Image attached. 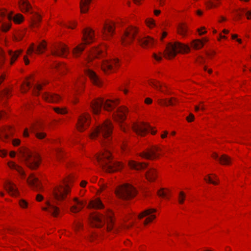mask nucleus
I'll return each instance as SVG.
<instances>
[{
    "label": "nucleus",
    "instance_id": "aec40b11",
    "mask_svg": "<svg viewBox=\"0 0 251 251\" xmlns=\"http://www.w3.org/2000/svg\"><path fill=\"white\" fill-rule=\"evenodd\" d=\"M155 211L156 209L153 208L146 209L139 215V218L141 219L145 216H149L146 218L144 222V225H146L148 223L151 222L153 219L155 218L156 217L154 215H151V213Z\"/></svg>",
    "mask_w": 251,
    "mask_h": 251
},
{
    "label": "nucleus",
    "instance_id": "a19ab883",
    "mask_svg": "<svg viewBox=\"0 0 251 251\" xmlns=\"http://www.w3.org/2000/svg\"><path fill=\"white\" fill-rule=\"evenodd\" d=\"M10 128H4L1 130V133H0V138L3 140V138L7 139L8 138V130L10 131Z\"/></svg>",
    "mask_w": 251,
    "mask_h": 251
},
{
    "label": "nucleus",
    "instance_id": "052dcab7",
    "mask_svg": "<svg viewBox=\"0 0 251 251\" xmlns=\"http://www.w3.org/2000/svg\"><path fill=\"white\" fill-rule=\"evenodd\" d=\"M147 24L149 26H153L154 25V21L152 19H149L147 21Z\"/></svg>",
    "mask_w": 251,
    "mask_h": 251
},
{
    "label": "nucleus",
    "instance_id": "e2e57ef3",
    "mask_svg": "<svg viewBox=\"0 0 251 251\" xmlns=\"http://www.w3.org/2000/svg\"><path fill=\"white\" fill-rule=\"evenodd\" d=\"M7 155V151L5 150H0V156L4 157Z\"/></svg>",
    "mask_w": 251,
    "mask_h": 251
},
{
    "label": "nucleus",
    "instance_id": "9d476101",
    "mask_svg": "<svg viewBox=\"0 0 251 251\" xmlns=\"http://www.w3.org/2000/svg\"><path fill=\"white\" fill-rule=\"evenodd\" d=\"M137 32V29L133 26L127 28L121 38L122 44L124 46H126L132 43Z\"/></svg>",
    "mask_w": 251,
    "mask_h": 251
},
{
    "label": "nucleus",
    "instance_id": "ddd939ff",
    "mask_svg": "<svg viewBox=\"0 0 251 251\" xmlns=\"http://www.w3.org/2000/svg\"><path fill=\"white\" fill-rule=\"evenodd\" d=\"M69 52L68 48L64 44L55 46L51 50V54L53 56L66 57Z\"/></svg>",
    "mask_w": 251,
    "mask_h": 251
},
{
    "label": "nucleus",
    "instance_id": "7c9ffc66",
    "mask_svg": "<svg viewBox=\"0 0 251 251\" xmlns=\"http://www.w3.org/2000/svg\"><path fill=\"white\" fill-rule=\"evenodd\" d=\"M207 41L208 40L205 38H203L202 40H194L191 42V46L196 50H199L202 48L204 45V42Z\"/></svg>",
    "mask_w": 251,
    "mask_h": 251
},
{
    "label": "nucleus",
    "instance_id": "5701e85b",
    "mask_svg": "<svg viewBox=\"0 0 251 251\" xmlns=\"http://www.w3.org/2000/svg\"><path fill=\"white\" fill-rule=\"evenodd\" d=\"M137 40L140 45L144 48L151 47L154 43L153 39L149 37H141L138 36Z\"/></svg>",
    "mask_w": 251,
    "mask_h": 251
},
{
    "label": "nucleus",
    "instance_id": "774afa93",
    "mask_svg": "<svg viewBox=\"0 0 251 251\" xmlns=\"http://www.w3.org/2000/svg\"><path fill=\"white\" fill-rule=\"evenodd\" d=\"M246 15H247V19H251V11H248L246 13Z\"/></svg>",
    "mask_w": 251,
    "mask_h": 251
},
{
    "label": "nucleus",
    "instance_id": "49530a36",
    "mask_svg": "<svg viewBox=\"0 0 251 251\" xmlns=\"http://www.w3.org/2000/svg\"><path fill=\"white\" fill-rule=\"evenodd\" d=\"M42 85L40 84H36L34 87L35 95H38L39 91L42 89Z\"/></svg>",
    "mask_w": 251,
    "mask_h": 251
},
{
    "label": "nucleus",
    "instance_id": "338daca9",
    "mask_svg": "<svg viewBox=\"0 0 251 251\" xmlns=\"http://www.w3.org/2000/svg\"><path fill=\"white\" fill-rule=\"evenodd\" d=\"M5 59V55L4 53L1 51L0 52V61L3 62Z\"/></svg>",
    "mask_w": 251,
    "mask_h": 251
},
{
    "label": "nucleus",
    "instance_id": "412c9836",
    "mask_svg": "<svg viewBox=\"0 0 251 251\" xmlns=\"http://www.w3.org/2000/svg\"><path fill=\"white\" fill-rule=\"evenodd\" d=\"M4 188L7 193L12 196L17 197L19 195V192L15 184L10 181L6 182Z\"/></svg>",
    "mask_w": 251,
    "mask_h": 251
},
{
    "label": "nucleus",
    "instance_id": "e433bc0d",
    "mask_svg": "<svg viewBox=\"0 0 251 251\" xmlns=\"http://www.w3.org/2000/svg\"><path fill=\"white\" fill-rule=\"evenodd\" d=\"M8 165L10 168L16 170L21 176L25 175V172L22 167L16 164L14 162L12 161L9 162Z\"/></svg>",
    "mask_w": 251,
    "mask_h": 251
},
{
    "label": "nucleus",
    "instance_id": "603ef678",
    "mask_svg": "<svg viewBox=\"0 0 251 251\" xmlns=\"http://www.w3.org/2000/svg\"><path fill=\"white\" fill-rule=\"evenodd\" d=\"M217 3L213 1H209L206 3L207 7L208 8H211L213 7H216L217 5Z\"/></svg>",
    "mask_w": 251,
    "mask_h": 251
},
{
    "label": "nucleus",
    "instance_id": "bf43d9fd",
    "mask_svg": "<svg viewBox=\"0 0 251 251\" xmlns=\"http://www.w3.org/2000/svg\"><path fill=\"white\" fill-rule=\"evenodd\" d=\"M194 116L192 113H190L189 114V116H188L186 118V120L189 122H191L193 121L194 120Z\"/></svg>",
    "mask_w": 251,
    "mask_h": 251
},
{
    "label": "nucleus",
    "instance_id": "423d86ee",
    "mask_svg": "<svg viewBox=\"0 0 251 251\" xmlns=\"http://www.w3.org/2000/svg\"><path fill=\"white\" fill-rule=\"evenodd\" d=\"M94 31L89 28L85 29L83 31V43L75 47L73 50L75 57H79L84 50V45L89 44L94 41Z\"/></svg>",
    "mask_w": 251,
    "mask_h": 251
},
{
    "label": "nucleus",
    "instance_id": "f704fd0d",
    "mask_svg": "<svg viewBox=\"0 0 251 251\" xmlns=\"http://www.w3.org/2000/svg\"><path fill=\"white\" fill-rule=\"evenodd\" d=\"M22 52V50H18L16 51H13L11 50H8V53L10 58L11 64H13V62L17 59Z\"/></svg>",
    "mask_w": 251,
    "mask_h": 251
},
{
    "label": "nucleus",
    "instance_id": "20e7f679",
    "mask_svg": "<svg viewBox=\"0 0 251 251\" xmlns=\"http://www.w3.org/2000/svg\"><path fill=\"white\" fill-rule=\"evenodd\" d=\"M190 47L179 42L169 43L164 52V56L167 59H171L174 58L178 53L188 52Z\"/></svg>",
    "mask_w": 251,
    "mask_h": 251
},
{
    "label": "nucleus",
    "instance_id": "2f4dec72",
    "mask_svg": "<svg viewBox=\"0 0 251 251\" xmlns=\"http://www.w3.org/2000/svg\"><path fill=\"white\" fill-rule=\"evenodd\" d=\"M92 0H80L79 6L81 13H86L89 10V6Z\"/></svg>",
    "mask_w": 251,
    "mask_h": 251
},
{
    "label": "nucleus",
    "instance_id": "7ed1b4c3",
    "mask_svg": "<svg viewBox=\"0 0 251 251\" xmlns=\"http://www.w3.org/2000/svg\"><path fill=\"white\" fill-rule=\"evenodd\" d=\"M90 220L92 226L97 227H101L106 221L107 229L110 230L113 223V213L111 211H108L105 216L98 213L93 214L90 216Z\"/></svg>",
    "mask_w": 251,
    "mask_h": 251
},
{
    "label": "nucleus",
    "instance_id": "4c0bfd02",
    "mask_svg": "<svg viewBox=\"0 0 251 251\" xmlns=\"http://www.w3.org/2000/svg\"><path fill=\"white\" fill-rule=\"evenodd\" d=\"M7 18L9 20H13L15 23L17 24L21 23L24 20V17L22 15L17 14L13 17L10 15H7Z\"/></svg>",
    "mask_w": 251,
    "mask_h": 251
},
{
    "label": "nucleus",
    "instance_id": "dca6fc26",
    "mask_svg": "<svg viewBox=\"0 0 251 251\" xmlns=\"http://www.w3.org/2000/svg\"><path fill=\"white\" fill-rule=\"evenodd\" d=\"M115 31L114 23H105L102 29V36L105 40H108L113 35Z\"/></svg>",
    "mask_w": 251,
    "mask_h": 251
},
{
    "label": "nucleus",
    "instance_id": "f257e3e1",
    "mask_svg": "<svg viewBox=\"0 0 251 251\" xmlns=\"http://www.w3.org/2000/svg\"><path fill=\"white\" fill-rule=\"evenodd\" d=\"M113 126L111 122L106 120L97 126L90 134L92 139L97 138L101 143L108 144L112 139Z\"/></svg>",
    "mask_w": 251,
    "mask_h": 251
},
{
    "label": "nucleus",
    "instance_id": "2eb2a0df",
    "mask_svg": "<svg viewBox=\"0 0 251 251\" xmlns=\"http://www.w3.org/2000/svg\"><path fill=\"white\" fill-rule=\"evenodd\" d=\"M127 112L128 110L126 107H120L113 113V117L117 122H123L126 119Z\"/></svg>",
    "mask_w": 251,
    "mask_h": 251
},
{
    "label": "nucleus",
    "instance_id": "8fccbe9b",
    "mask_svg": "<svg viewBox=\"0 0 251 251\" xmlns=\"http://www.w3.org/2000/svg\"><path fill=\"white\" fill-rule=\"evenodd\" d=\"M101 52V50L99 49H94L92 52V54L95 57H97L99 54H100Z\"/></svg>",
    "mask_w": 251,
    "mask_h": 251
},
{
    "label": "nucleus",
    "instance_id": "69168bd1",
    "mask_svg": "<svg viewBox=\"0 0 251 251\" xmlns=\"http://www.w3.org/2000/svg\"><path fill=\"white\" fill-rule=\"evenodd\" d=\"M10 28V26L9 25H3L2 26V30L3 31H7Z\"/></svg>",
    "mask_w": 251,
    "mask_h": 251
},
{
    "label": "nucleus",
    "instance_id": "f3484780",
    "mask_svg": "<svg viewBox=\"0 0 251 251\" xmlns=\"http://www.w3.org/2000/svg\"><path fill=\"white\" fill-rule=\"evenodd\" d=\"M161 151L160 148L157 147L149 149L147 151L143 152L141 154V156L149 159H153L157 157L159 154L156 152Z\"/></svg>",
    "mask_w": 251,
    "mask_h": 251
},
{
    "label": "nucleus",
    "instance_id": "4be33fe9",
    "mask_svg": "<svg viewBox=\"0 0 251 251\" xmlns=\"http://www.w3.org/2000/svg\"><path fill=\"white\" fill-rule=\"evenodd\" d=\"M46 49V44L44 42L40 43L36 48H34V44H32L28 49L27 53L29 55L31 54L33 51H35L36 53H42Z\"/></svg>",
    "mask_w": 251,
    "mask_h": 251
},
{
    "label": "nucleus",
    "instance_id": "6ab92c4d",
    "mask_svg": "<svg viewBox=\"0 0 251 251\" xmlns=\"http://www.w3.org/2000/svg\"><path fill=\"white\" fill-rule=\"evenodd\" d=\"M119 66V60L116 58L110 61H104L101 65V68L106 73L107 71L113 69L114 67H117Z\"/></svg>",
    "mask_w": 251,
    "mask_h": 251
},
{
    "label": "nucleus",
    "instance_id": "c9c22d12",
    "mask_svg": "<svg viewBox=\"0 0 251 251\" xmlns=\"http://www.w3.org/2000/svg\"><path fill=\"white\" fill-rule=\"evenodd\" d=\"M89 206L96 209H100L103 207V204L99 199H96L94 201H91Z\"/></svg>",
    "mask_w": 251,
    "mask_h": 251
},
{
    "label": "nucleus",
    "instance_id": "c85d7f7f",
    "mask_svg": "<svg viewBox=\"0 0 251 251\" xmlns=\"http://www.w3.org/2000/svg\"><path fill=\"white\" fill-rule=\"evenodd\" d=\"M32 132L35 134L37 138L39 139H43L46 136V133L44 132H40V126L38 124L33 125L31 127Z\"/></svg>",
    "mask_w": 251,
    "mask_h": 251
},
{
    "label": "nucleus",
    "instance_id": "4468645a",
    "mask_svg": "<svg viewBox=\"0 0 251 251\" xmlns=\"http://www.w3.org/2000/svg\"><path fill=\"white\" fill-rule=\"evenodd\" d=\"M69 204L70 205V211L74 213L81 211L84 206L83 201L76 197L74 198L72 201L69 202Z\"/></svg>",
    "mask_w": 251,
    "mask_h": 251
},
{
    "label": "nucleus",
    "instance_id": "cd10ccee",
    "mask_svg": "<svg viewBox=\"0 0 251 251\" xmlns=\"http://www.w3.org/2000/svg\"><path fill=\"white\" fill-rule=\"evenodd\" d=\"M212 157L219 161L220 163L223 165H228L231 161L230 158L226 154H223L221 156L219 157L217 153H213Z\"/></svg>",
    "mask_w": 251,
    "mask_h": 251
},
{
    "label": "nucleus",
    "instance_id": "9b49d317",
    "mask_svg": "<svg viewBox=\"0 0 251 251\" xmlns=\"http://www.w3.org/2000/svg\"><path fill=\"white\" fill-rule=\"evenodd\" d=\"M132 128L137 134L140 136H144L149 130H151V126L144 122L134 123L132 126Z\"/></svg>",
    "mask_w": 251,
    "mask_h": 251
},
{
    "label": "nucleus",
    "instance_id": "37998d69",
    "mask_svg": "<svg viewBox=\"0 0 251 251\" xmlns=\"http://www.w3.org/2000/svg\"><path fill=\"white\" fill-rule=\"evenodd\" d=\"M52 67L56 69L58 71H62V70L66 69V67L65 65L61 64L59 63H54L52 65Z\"/></svg>",
    "mask_w": 251,
    "mask_h": 251
},
{
    "label": "nucleus",
    "instance_id": "3c124183",
    "mask_svg": "<svg viewBox=\"0 0 251 251\" xmlns=\"http://www.w3.org/2000/svg\"><path fill=\"white\" fill-rule=\"evenodd\" d=\"M55 152L57 159L59 160L62 157L63 154L62 151L60 149H57L56 150Z\"/></svg>",
    "mask_w": 251,
    "mask_h": 251
},
{
    "label": "nucleus",
    "instance_id": "79ce46f5",
    "mask_svg": "<svg viewBox=\"0 0 251 251\" xmlns=\"http://www.w3.org/2000/svg\"><path fill=\"white\" fill-rule=\"evenodd\" d=\"M41 21V17L37 13H35L32 19V25L34 26H37L38 23Z\"/></svg>",
    "mask_w": 251,
    "mask_h": 251
},
{
    "label": "nucleus",
    "instance_id": "864d4df0",
    "mask_svg": "<svg viewBox=\"0 0 251 251\" xmlns=\"http://www.w3.org/2000/svg\"><path fill=\"white\" fill-rule=\"evenodd\" d=\"M158 195L162 198H166L167 196V193L163 191V189H161L157 192Z\"/></svg>",
    "mask_w": 251,
    "mask_h": 251
},
{
    "label": "nucleus",
    "instance_id": "de8ad7c7",
    "mask_svg": "<svg viewBox=\"0 0 251 251\" xmlns=\"http://www.w3.org/2000/svg\"><path fill=\"white\" fill-rule=\"evenodd\" d=\"M30 87V83L28 82H25L23 85L22 88V91L23 93L26 92L29 88Z\"/></svg>",
    "mask_w": 251,
    "mask_h": 251
},
{
    "label": "nucleus",
    "instance_id": "bb28decb",
    "mask_svg": "<svg viewBox=\"0 0 251 251\" xmlns=\"http://www.w3.org/2000/svg\"><path fill=\"white\" fill-rule=\"evenodd\" d=\"M19 5L23 12L32 13L31 6L27 0H20L18 2Z\"/></svg>",
    "mask_w": 251,
    "mask_h": 251
},
{
    "label": "nucleus",
    "instance_id": "473e14b6",
    "mask_svg": "<svg viewBox=\"0 0 251 251\" xmlns=\"http://www.w3.org/2000/svg\"><path fill=\"white\" fill-rule=\"evenodd\" d=\"M177 100L175 98H171L170 100H167L166 99H158V102L161 105L168 106L169 105H174L175 102H176Z\"/></svg>",
    "mask_w": 251,
    "mask_h": 251
},
{
    "label": "nucleus",
    "instance_id": "a878e982",
    "mask_svg": "<svg viewBox=\"0 0 251 251\" xmlns=\"http://www.w3.org/2000/svg\"><path fill=\"white\" fill-rule=\"evenodd\" d=\"M42 97L46 100L50 102H57L60 100V96L55 94L46 93L43 94Z\"/></svg>",
    "mask_w": 251,
    "mask_h": 251
},
{
    "label": "nucleus",
    "instance_id": "a211bd4d",
    "mask_svg": "<svg viewBox=\"0 0 251 251\" xmlns=\"http://www.w3.org/2000/svg\"><path fill=\"white\" fill-rule=\"evenodd\" d=\"M27 183L30 187L35 191H39L42 187L38 178L34 174H31L27 180Z\"/></svg>",
    "mask_w": 251,
    "mask_h": 251
},
{
    "label": "nucleus",
    "instance_id": "0eeeda50",
    "mask_svg": "<svg viewBox=\"0 0 251 251\" xmlns=\"http://www.w3.org/2000/svg\"><path fill=\"white\" fill-rule=\"evenodd\" d=\"M118 104L116 101L107 100L104 101L101 99H99L91 102L90 106L92 111L95 115L99 114L102 105L104 108L107 111H110L113 109L116 105Z\"/></svg>",
    "mask_w": 251,
    "mask_h": 251
},
{
    "label": "nucleus",
    "instance_id": "39448f33",
    "mask_svg": "<svg viewBox=\"0 0 251 251\" xmlns=\"http://www.w3.org/2000/svg\"><path fill=\"white\" fill-rule=\"evenodd\" d=\"M19 156L30 169H35L39 166L40 159L37 153H33L25 149L19 150Z\"/></svg>",
    "mask_w": 251,
    "mask_h": 251
},
{
    "label": "nucleus",
    "instance_id": "680f3d73",
    "mask_svg": "<svg viewBox=\"0 0 251 251\" xmlns=\"http://www.w3.org/2000/svg\"><path fill=\"white\" fill-rule=\"evenodd\" d=\"M13 145L15 146H18L20 143V140L18 139H15L13 140Z\"/></svg>",
    "mask_w": 251,
    "mask_h": 251
},
{
    "label": "nucleus",
    "instance_id": "393cba45",
    "mask_svg": "<svg viewBox=\"0 0 251 251\" xmlns=\"http://www.w3.org/2000/svg\"><path fill=\"white\" fill-rule=\"evenodd\" d=\"M86 75L89 77L92 82L95 85L99 86L100 84V80L98 76L92 70L88 69L86 70Z\"/></svg>",
    "mask_w": 251,
    "mask_h": 251
},
{
    "label": "nucleus",
    "instance_id": "6e6d98bb",
    "mask_svg": "<svg viewBox=\"0 0 251 251\" xmlns=\"http://www.w3.org/2000/svg\"><path fill=\"white\" fill-rule=\"evenodd\" d=\"M204 180L206 181H207L208 182H209V183H211L213 184H218V182L213 181L209 176H208L207 178H206V177L204 178Z\"/></svg>",
    "mask_w": 251,
    "mask_h": 251
},
{
    "label": "nucleus",
    "instance_id": "ea45409f",
    "mask_svg": "<svg viewBox=\"0 0 251 251\" xmlns=\"http://www.w3.org/2000/svg\"><path fill=\"white\" fill-rule=\"evenodd\" d=\"M178 33L182 36H185L187 31V27L184 25H180L177 28Z\"/></svg>",
    "mask_w": 251,
    "mask_h": 251
},
{
    "label": "nucleus",
    "instance_id": "f8f14e48",
    "mask_svg": "<svg viewBox=\"0 0 251 251\" xmlns=\"http://www.w3.org/2000/svg\"><path fill=\"white\" fill-rule=\"evenodd\" d=\"M90 115L86 113L81 114L78 119L77 129L79 131L85 130L90 125Z\"/></svg>",
    "mask_w": 251,
    "mask_h": 251
},
{
    "label": "nucleus",
    "instance_id": "b1692460",
    "mask_svg": "<svg viewBox=\"0 0 251 251\" xmlns=\"http://www.w3.org/2000/svg\"><path fill=\"white\" fill-rule=\"evenodd\" d=\"M47 207H43V210L47 211L54 217H56L59 212V209L51 204L49 201L46 202Z\"/></svg>",
    "mask_w": 251,
    "mask_h": 251
},
{
    "label": "nucleus",
    "instance_id": "09e8293b",
    "mask_svg": "<svg viewBox=\"0 0 251 251\" xmlns=\"http://www.w3.org/2000/svg\"><path fill=\"white\" fill-rule=\"evenodd\" d=\"M10 95L9 90L8 89H4L0 94V97H8Z\"/></svg>",
    "mask_w": 251,
    "mask_h": 251
},
{
    "label": "nucleus",
    "instance_id": "1a4fd4ad",
    "mask_svg": "<svg viewBox=\"0 0 251 251\" xmlns=\"http://www.w3.org/2000/svg\"><path fill=\"white\" fill-rule=\"evenodd\" d=\"M70 192V184L68 181L65 183V186H59L55 187L52 191V195L55 200L61 201L65 199L66 195Z\"/></svg>",
    "mask_w": 251,
    "mask_h": 251
},
{
    "label": "nucleus",
    "instance_id": "13d9d810",
    "mask_svg": "<svg viewBox=\"0 0 251 251\" xmlns=\"http://www.w3.org/2000/svg\"><path fill=\"white\" fill-rule=\"evenodd\" d=\"M23 36H24L23 32H21L19 33V34L17 36L15 37V40L17 41H20L22 39Z\"/></svg>",
    "mask_w": 251,
    "mask_h": 251
},
{
    "label": "nucleus",
    "instance_id": "4d7b16f0",
    "mask_svg": "<svg viewBox=\"0 0 251 251\" xmlns=\"http://www.w3.org/2000/svg\"><path fill=\"white\" fill-rule=\"evenodd\" d=\"M159 54H160V55L158 56L156 54L153 53V57L157 61H160L162 59V56H161L162 53L161 52H159Z\"/></svg>",
    "mask_w": 251,
    "mask_h": 251
},
{
    "label": "nucleus",
    "instance_id": "5fc2aeb1",
    "mask_svg": "<svg viewBox=\"0 0 251 251\" xmlns=\"http://www.w3.org/2000/svg\"><path fill=\"white\" fill-rule=\"evenodd\" d=\"M20 205L23 208H26L27 206L28 203L24 200H21L19 201Z\"/></svg>",
    "mask_w": 251,
    "mask_h": 251
},
{
    "label": "nucleus",
    "instance_id": "58836bf2",
    "mask_svg": "<svg viewBox=\"0 0 251 251\" xmlns=\"http://www.w3.org/2000/svg\"><path fill=\"white\" fill-rule=\"evenodd\" d=\"M149 84L150 85L154 87L157 90H160V91L163 92V91L161 90V87L163 85L164 87H166V85L165 84H162L159 81H153L152 80H150L149 81Z\"/></svg>",
    "mask_w": 251,
    "mask_h": 251
},
{
    "label": "nucleus",
    "instance_id": "c03bdc74",
    "mask_svg": "<svg viewBox=\"0 0 251 251\" xmlns=\"http://www.w3.org/2000/svg\"><path fill=\"white\" fill-rule=\"evenodd\" d=\"M54 110L58 114H64L67 113L65 108L54 107Z\"/></svg>",
    "mask_w": 251,
    "mask_h": 251
},
{
    "label": "nucleus",
    "instance_id": "72a5a7b5",
    "mask_svg": "<svg viewBox=\"0 0 251 251\" xmlns=\"http://www.w3.org/2000/svg\"><path fill=\"white\" fill-rule=\"evenodd\" d=\"M146 177L149 181H154L156 177V173L154 169H150L146 173Z\"/></svg>",
    "mask_w": 251,
    "mask_h": 251
},
{
    "label": "nucleus",
    "instance_id": "c756f323",
    "mask_svg": "<svg viewBox=\"0 0 251 251\" xmlns=\"http://www.w3.org/2000/svg\"><path fill=\"white\" fill-rule=\"evenodd\" d=\"M128 165L132 169L140 170L146 168L148 166V164L145 163H139L131 160L128 162Z\"/></svg>",
    "mask_w": 251,
    "mask_h": 251
},
{
    "label": "nucleus",
    "instance_id": "a18cd8bd",
    "mask_svg": "<svg viewBox=\"0 0 251 251\" xmlns=\"http://www.w3.org/2000/svg\"><path fill=\"white\" fill-rule=\"evenodd\" d=\"M185 199V193L181 191L179 193L178 196V202L180 204H182L184 202V200Z\"/></svg>",
    "mask_w": 251,
    "mask_h": 251
},
{
    "label": "nucleus",
    "instance_id": "0e129e2a",
    "mask_svg": "<svg viewBox=\"0 0 251 251\" xmlns=\"http://www.w3.org/2000/svg\"><path fill=\"white\" fill-rule=\"evenodd\" d=\"M71 100H72V102L74 103H76L77 102L78 100H77V98L75 94L74 95Z\"/></svg>",
    "mask_w": 251,
    "mask_h": 251
},
{
    "label": "nucleus",
    "instance_id": "f03ea898",
    "mask_svg": "<svg viewBox=\"0 0 251 251\" xmlns=\"http://www.w3.org/2000/svg\"><path fill=\"white\" fill-rule=\"evenodd\" d=\"M96 159L100 166L105 172L111 173L121 170L123 165L118 162L111 161L110 152L107 150L96 156Z\"/></svg>",
    "mask_w": 251,
    "mask_h": 251
},
{
    "label": "nucleus",
    "instance_id": "6e6552de",
    "mask_svg": "<svg viewBox=\"0 0 251 251\" xmlns=\"http://www.w3.org/2000/svg\"><path fill=\"white\" fill-rule=\"evenodd\" d=\"M116 194L119 198L123 200H128L134 197L137 191L132 185L125 184L117 188Z\"/></svg>",
    "mask_w": 251,
    "mask_h": 251
}]
</instances>
